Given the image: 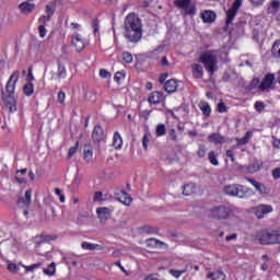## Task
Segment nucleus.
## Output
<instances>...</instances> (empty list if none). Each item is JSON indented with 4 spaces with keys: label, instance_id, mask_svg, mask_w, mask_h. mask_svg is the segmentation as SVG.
I'll return each mask as SVG.
<instances>
[{
    "label": "nucleus",
    "instance_id": "obj_14",
    "mask_svg": "<svg viewBox=\"0 0 280 280\" xmlns=\"http://www.w3.org/2000/svg\"><path fill=\"white\" fill-rule=\"evenodd\" d=\"M245 180H247V183H250V185H253V187L256 189V191H258V194H261V195L270 194V188H268L264 184H261L250 177H245Z\"/></svg>",
    "mask_w": 280,
    "mask_h": 280
},
{
    "label": "nucleus",
    "instance_id": "obj_36",
    "mask_svg": "<svg viewBox=\"0 0 280 280\" xmlns=\"http://www.w3.org/2000/svg\"><path fill=\"white\" fill-rule=\"evenodd\" d=\"M44 275L54 277V275H56V262H51L48 268L44 269Z\"/></svg>",
    "mask_w": 280,
    "mask_h": 280
},
{
    "label": "nucleus",
    "instance_id": "obj_19",
    "mask_svg": "<svg viewBox=\"0 0 280 280\" xmlns=\"http://www.w3.org/2000/svg\"><path fill=\"white\" fill-rule=\"evenodd\" d=\"M54 240H56V237H54L51 235L40 234V235L34 237V244H37V246H40V244H51V242H54Z\"/></svg>",
    "mask_w": 280,
    "mask_h": 280
},
{
    "label": "nucleus",
    "instance_id": "obj_5",
    "mask_svg": "<svg viewBox=\"0 0 280 280\" xmlns=\"http://www.w3.org/2000/svg\"><path fill=\"white\" fill-rule=\"evenodd\" d=\"M224 194L236 198H250L253 196V189L244 185L232 184L224 186Z\"/></svg>",
    "mask_w": 280,
    "mask_h": 280
},
{
    "label": "nucleus",
    "instance_id": "obj_41",
    "mask_svg": "<svg viewBox=\"0 0 280 280\" xmlns=\"http://www.w3.org/2000/svg\"><path fill=\"white\" fill-rule=\"evenodd\" d=\"M92 28H93V34L97 36V34H100V20L97 19L92 20Z\"/></svg>",
    "mask_w": 280,
    "mask_h": 280
},
{
    "label": "nucleus",
    "instance_id": "obj_47",
    "mask_svg": "<svg viewBox=\"0 0 280 280\" xmlns=\"http://www.w3.org/2000/svg\"><path fill=\"white\" fill-rule=\"evenodd\" d=\"M150 143V135L144 133L142 138V148L143 150H148V145Z\"/></svg>",
    "mask_w": 280,
    "mask_h": 280
},
{
    "label": "nucleus",
    "instance_id": "obj_59",
    "mask_svg": "<svg viewBox=\"0 0 280 280\" xmlns=\"http://www.w3.org/2000/svg\"><path fill=\"white\" fill-rule=\"evenodd\" d=\"M167 75H168L167 73H163L160 75L159 78L160 84H165V81L167 80Z\"/></svg>",
    "mask_w": 280,
    "mask_h": 280
},
{
    "label": "nucleus",
    "instance_id": "obj_64",
    "mask_svg": "<svg viewBox=\"0 0 280 280\" xmlns=\"http://www.w3.org/2000/svg\"><path fill=\"white\" fill-rule=\"evenodd\" d=\"M70 27H71V30H81L80 24H78V23H75V22H72V23L70 24Z\"/></svg>",
    "mask_w": 280,
    "mask_h": 280
},
{
    "label": "nucleus",
    "instance_id": "obj_26",
    "mask_svg": "<svg viewBox=\"0 0 280 280\" xmlns=\"http://www.w3.org/2000/svg\"><path fill=\"white\" fill-rule=\"evenodd\" d=\"M208 141H209V143L218 144V143H224V141H226V140L224 139V136H222L220 133H212V135L208 136Z\"/></svg>",
    "mask_w": 280,
    "mask_h": 280
},
{
    "label": "nucleus",
    "instance_id": "obj_34",
    "mask_svg": "<svg viewBox=\"0 0 280 280\" xmlns=\"http://www.w3.org/2000/svg\"><path fill=\"white\" fill-rule=\"evenodd\" d=\"M156 137H165L167 135V128L163 124H159L155 129Z\"/></svg>",
    "mask_w": 280,
    "mask_h": 280
},
{
    "label": "nucleus",
    "instance_id": "obj_17",
    "mask_svg": "<svg viewBox=\"0 0 280 280\" xmlns=\"http://www.w3.org/2000/svg\"><path fill=\"white\" fill-rule=\"evenodd\" d=\"M178 90V81L170 79L164 83V91L168 94L176 93Z\"/></svg>",
    "mask_w": 280,
    "mask_h": 280
},
{
    "label": "nucleus",
    "instance_id": "obj_60",
    "mask_svg": "<svg viewBox=\"0 0 280 280\" xmlns=\"http://www.w3.org/2000/svg\"><path fill=\"white\" fill-rule=\"evenodd\" d=\"M160 65L161 67H170V61L167 60V57H163Z\"/></svg>",
    "mask_w": 280,
    "mask_h": 280
},
{
    "label": "nucleus",
    "instance_id": "obj_3",
    "mask_svg": "<svg viewBox=\"0 0 280 280\" xmlns=\"http://www.w3.org/2000/svg\"><path fill=\"white\" fill-rule=\"evenodd\" d=\"M218 50H208L200 55L199 62L205 66V69L213 75L218 71Z\"/></svg>",
    "mask_w": 280,
    "mask_h": 280
},
{
    "label": "nucleus",
    "instance_id": "obj_62",
    "mask_svg": "<svg viewBox=\"0 0 280 280\" xmlns=\"http://www.w3.org/2000/svg\"><path fill=\"white\" fill-rule=\"evenodd\" d=\"M226 242H231L232 240H237V234L233 233L225 237Z\"/></svg>",
    "mask_w": 280,
    "mask_h": 280
},
{
    "label": "nucleus",
    "instance_id": "obj_51",
    "mask_svg": "<svg viewBox=\"0 0 280 280\" xmlns=\"http://www.w3.org/2000/svg\"><path fill=\"white\" fill-rule=\"evenodd\" d=\"M168 136L172 141H178V136L176 135V129H170Z\"/></svg>",
    "mask_w": 280,
    "mask_h": 280
},
{
    "label": "nucleus",
    "instance_id": "obj_57",
    "mask_svg": "<svg viewBox=\"0 0 280 280\" xmlns=\"http://www.w3.org/2000/svg\"><path fill=\"white\" fill-rule=\"evenodd\" d=\"M16 270H19V267L16 266V264H9L8 265V271L9 272H16Z\"/></svg>",
    "mask_w": 280,
    "mask_h": 280
},
{
    "label": "nucleus",
    "instance_id": "obj_33",
    "mask_svg": "<svg viewBox=\"0 0 280 280\" xmlns=\"http://www.w3.org/2000/svg\"><path fill=\"white\" fill-rule=\"evenodd\" d=\"M271 54L273 58H280V39H277L272 47H271Z\"/></svg>",
    "mask_w": 280,
    "mask_h": 280
},
{
    "label": "nucleus",
    "instance_id": "obj_52",
    "mask_svg": "<svg viewBox=\"0 0 280 280\" xmlns=\"http://www.w3.org/2000/svg\"><path fill=\"white\" fill-rule=\"evenodd\" d=\"M225 156L228 159H231L232 163H235V152H233V150H231V149L226 150Z\"/></svg>",
    "mask_w": 280,
    "mask_h": 280
},
{
    "label": "nucleus",
    "instance_id": "obj_1",
    "mask_svg": "<svg viewBox=\"0 0 280 280\" xmlns=\"http://www.w3.org/2000/svg\"><path fill=\"white\" fill-rule=\"evenodd\" d=\"M143 37L141 19L135 13H129L125 19V38L129 43H139Z\"/></svg>",
    "mask_w": 280,
    "mask_h": 280
},
{
    "label": "nucleus",
    "instance_id": "obj_54",
    "mask_svg": "<svg viewBox=\"0 0 280 280\" xmlns=\"http://www.w3.org/2000/svg\"><path fill=\"white\" fill-rule=\"evenodd\" d=\"M184 272H185V270H174V269L170 270V275L175 277V279H178V277H180V275H184Z\"/></svg>",
    "mask_w": 280,
    "mask_h": 280
},
{
    "label": "nucleus",
    "instance_id": "obj_23",
    "mask_svg": "<svg viewBox=\"0 0 280 280\" xmlns=\"http://www.w3.org/2000/svg\"><path fill=\"white\" fill-rule=\"evenodd\" d=\"M198 107L201 110L202 115H205V117H211V105H209L207 101H201Z\"/></svg>",
    "mask_w": 280,
    "mask_h": 280
},
{
    "label": "nucleus",
    "instance_id": "obj_38",
    "mask_svg": "<svg viewBox=\"0 0 280 280\" xmlns=\"http://www.w3.org/2000/svg\"><path fill=\"white\" fill-rule=\"evenodd\" d=\"M250 137H253V131H247L245 136L238 140V145H246L250 140Z\"/></svg>",
    "mask_w": 280,
    "mask_h": 280
},
{
    "label": "nucleus",
    "instance_id": "obj_35",
    "mask_svg": "<svg viewBox=\"0 0 280 280\" xmlns=\"http://www.w3.org/2000/svg\"><path fill=\"white\" fill-rule=\"evenodd\" d=\"M140 232L147 233L148 235H152L154 233H159V229L152 228L150 225H144V226L140 228Z\"/></svg>",
    "mask_w": 280,
    "mask_h": 280
},
{
    "label": "nucleus",
    "instance_id": "obj_2",
    "mask_svg": "<svg viewBox=\"0 0 280 280\" xmlns=\"http://www.w3.org/2000/svg\"><path fill=\"white\" fill-rule=\"evenodd\" d=\"M21 72L19 70L14 71L5 85V91L8 96H5V92H2V102L7 108H9V113H16V100H14V91L16 90V82H19V78Z\"/></svg>",
    "mask_w": 280,
    "mask_h": 280
},
{
    "label": "nucleus",
    "instance_id": "obj_32",
    "mask_svg": "<svg viewBox=\"0 0 280 280\" xmlns=\"http://www.w3.org/2000/svg\"><path fill=\"white\" fill-rule=\"evenodd\" d=\"M23 93H24V95H26V97H31V95H34V83L27 82L23 86Z\"/></svg>",
    "mask_w": 280,
    "mask_h": 280
},
{
    "label": "nucleus",
    "instance_id": "obj_53",
    "mask_svg": "<svg viewBox=\"0 0 280 280\" xmlns=\"http://www.w3.org/2000/svg\"><path fill=\"white\" fill-rule=\"evenodd\" d=\"M39 38H45L47 36V28L44 25L38 26Z\"/></svg>",
    "mask_w": 280,
    "mask_h": 280
},
{
    "label": "nucleus",
    "instance_id": "obj_20",
    "mask_svg": "<svg viewBox=\"0 0 280 280\" xmlns=\"http://www.w3.org/2000/svg\"><path fill=\"white\" fill-rule=\"evenodd\" d=\"M191 69H192V78H195V80H202V78L205 77V70L202 69L200 63H194L191 66Z\"/></svg>",
    "mask_w": 280,
    "mask_h": 280
},
{
    "label": "nucleus",
    "instance_id": "obj_61",
    "mask_svg": "<svg viewBox=\"0 0 280 280\" xmlns=\"http://www.w3.org/2000/svg\"><path fill=\"white\" fill-rule=\"evenodd\" d=\"M15 180L19 183V185H25V183H27V179L24 177H15Z\"/></svg>",
    "mask_w": 280,
    "mask_h": 280
},
{
    "label": "nucleus",
    "instance_id": "obj_50",
    "mask_svg": "<svg viewBox=\"0 0 280 280\" xmlns=\"http://www.w3.org/2000/svg\"><path fill=\"white\" fill-rule=\"evenodd\" d=\"M249 3L254 8H259V7L264 5V3H266V0H249Z\"/></svg>",
    "mask_w": 280,
    "mask_h": 280
},
{
    "label": "nucleus",
    "instance_id": "obj_37",
    "mask_svg": "<svg viewBox=\"0 0 280 280\" xmlns=\"http://www.w3.org/2000/svg\"><path fill=\"white\" fill-rule=\"evenodd\" d=\"M124 80H126V73L118 71L115 73L114 75V82H116L117 84H121V82H124Z\"/></svg>",
    "mask_w": 280,
    "mask_h": 280
},
{
    "label": "nucleus",
    "instance_id": "obj_45",
    "mask_svg": "<svg viewBox=\"0 0 280 280\" xmlns=\"http://www.w3.org/2000/svg\"><path fill=\"white\" fill-rule=\"evenodd\" d=\"M78 148H80V142H77L73 147H71L68 151V159H71L73 154L78 152Z\"/></svg>",
    "mask_w": 280,
    "mask_h": 280
},
{
    "label": "nucleus",
    "instance_id": "obj_16",
    "mask_svg": "<svg viewBox=\"0 0 280 280\" xmlns=\"http://www.w3.org/2000/svg\"><path fill=\"white\" fill-rule=\"evenodd\" d=\"M96 213L98 215L101 224H106V221L110 218V210L106 207L97 208Z\"/></svg>",
    "mask_w": 280,
    "mask_h": 280
},
{
    "label": "nucleus",
    "instance_id": "obj_12",
    "mask_svg": "<svg viewBox=\"0 0 280 280\" xmlns=\"http://www.w3.org/2000/svg\"><path fill=\"white\" fill-rule=\"evenodd\" d=\"M148 102L149 104L158 106V104H163V102H165V96L163 95V92L154 91L149 94Z\"/></svg>",
    "mask_w": 280,
    "mask_h": 280
},
{
    "label": "nucleus",
    "instance_id": "obj_42",
    "mask_svg": "<svg viewBox=\"0 0 280 280\" xmlns=\"http://www.w3.org/2000/svg\"><path fill=\"white\" fill-rule=\"evenodd\" d=\"M121 58H122L124 62H126L127 65H132V60H133L132 54L122 52Z\"/></svg>",
    "mask_w": 280,
    "mask_h": 280
},
{
    "label": "nucleus",
    "instance_id": "obj_25",
    "mask_svg": "<svg viewBox=\"0 0 280 280\" xmlns=\"http://www.w3.org/2000/svg\"><path fill=\"white\" fill-rule=\"evenodd\" d=\"M209 152V148L207 147V144H198V149L196 151V156L198 159H206L207 158V153Z\"/></svg>",
    "mask_w": 280,
    "mask_h": 280
},
{
    "label": "nucleus",
    "instance_id": "obj_24",
    "mask_svg": "<svg viewBox=\"0 0 280 280\" xmlns=\"http://www.w3.org/2000/svg\"><path fill=\"white\" fill-rule=\"evenodd\" d=\"M215 12L213 11H203L201 13V19L203 23H213L215 21Z\"/></svg>",
    "mask_w": 280,
    "mask_h": 280
},
{
    "label": "nucleus",
    "instance_id": "obj_11",
    "mask_svg": "<svg viewBox=\"0 0 280 280\" xmlns=\"http://www.w3.org/2000/svg\"><path fill=\"white\" fill-rule=\"evenodd\" d=\"M92 140L94 143H102V141H106V133L104 132V128H102V126H94L92 131Z\"/></svg>",
    "mask_w": 280,
    "mask_h": 280
},
{
    "label": "nucleus",
    "instance_id": "obj_7",
    "mask_svg": "<svg viewBox=\"0 0 280 280\" xmlns=\"http://www.w3.org/2000/svg\"><path fill=\"white\" fill-rule=\"evenodd\" d=\"M260 244H280V230H264L258 234Z\"/></svg>",
    "mask_w": 280,
    "mask_h": 280
},
{
    "label": "nucleus",
    "instance_id": "obj_29",
    "mask_svg": "<svg viewBox=\"0 0 280 280\" xmlns=\"http://www.w3.org/2000/svg\"><path fill=\"white\" fill-rule=\"evenodd\" d=\"M57 65H58L57 78H59V80H65L67 78V68L60 61H58Z\"/></svg>",
    "mask_w": 280,
    "mask_h": 280
},
{
    "label": "nucleus",
    "instance_id": "obj_10",
    "mask_svg": "<svg viewBox=\"0 0 280 280\" xmlns=\"http://www.w3.org/2000/svg\"><path fill=\"white\" fill-rule=\"evenodd\" d=\"M71 45L72 47H74L75 51H78L79 54L81 51H84V47H86V44L84 43V38L80 33H74L71 36Z\"/></svg>",
    "mask_w": 280,
    "mask_h": 280
},
{
    "label": "nucleus",
    "instance_id": "obj_8",
    "mask_svg": "<svg viewBox=\"0 0 280 280\" xmlns=\"http://www.w3.org/2000/svg\"><path fill=\"white\" fill-rule=\"evenodd\" d=\"M174 5L179 10H184L186 16L196 14V4H191V0H175Z\"/></svg>",
    "mask_w": 280,
    "mask_h": 280
},
{
    "label": "nucleus",
    "instance_id": "obj_48",
    "mask_svg": "<svg viewBox=\"0 0 280 280\" xmlns=\"http://www.w3.org/2000/svg\"><path fill=\"white\" fill-rule=\"evenodd\" d=\"M49 21H51V20L46 15H42L38 18L39 25H43L44 27H45V25H47V23H49Z\"/></svg>",
    "mask_w": 280,
    "mask_h": 280
},
{
    "label": "nucleus",
    "instance_id": "obj_58",
    "mask_svg": "<svg viewBox=\"0 0 280 280\" xmlns=\"http://www.w3.org/2000/svg\"><path fill=\"white\" fill-rule=\"evenodd\" d=\"M40 265L39 264H34L32 266H26L24 267L26 272H33V270H36V268H38Z\"/></svg>",
    "mask_w": 280,
    "mask_h": 280
},
{
    "label": "nucleus",
    "instance_id": "obj_15",
    "mask_svg": "<svg viewBox=\"0 0 280 280\" xmlns=\"http://www.w3.org/2000/svg\"><path fill=\"white\" fill-rule=\"evenodd\" d=\"M115 198L118 200V202H122V205H126L127 207L132 205V197H130L126 190H118L115 192Z\"/></svg>",
    "mask_w": 280,
    "mask_h": 280
},
{
    "label": "nucleus",
    "instance_id": "obj_22",
    "mask_svg": "<svg viewBox=\"0 0 280 280\" xmlns=\"http://www.w3.org/2000/svg\"><path fill=\"white\" fill-rule=\"evenodd\" d=\"M220 154L213 150L208 152V161L210 165H213L214 167L220 166V160H219Z\"/></svg>",
    "mask_w": 280,
    "mask_h": 280
},
{
    "label": "nucleus",
    "instance_id": "obj_4",
    "mask_svg": "<svg viewBox=\"0 0 280 280\" xmlns=\"http://www.w3.org/2000/svg\"><path fill=\"white\" fill-rule=\"evenodd\" d=\"M233 210L226 205H218L207 210V215L211 220H229Z\"/></svg>",
    "mask_w": 280,
    "mask_h": 280
},
{
    "label": "nucleus",
    "instance_id": "obj_18",
    "mask_svg": "<svg viewBox=\"0 0 280 280\" xmlns=\"http://www.w3.org/2000/svg\"><path fill=\"white\" fill-rule=\"evenodd\" d=\"M35 8H36V4L31 3L28 1H24L19 4V10L22 14H32Z\"/></svg>",
    "mask_w": 280,
    "mask_h": 280
},
{
    "label": "nucleus",
    "instance_id": "obj_21",
    "mask_svg": "<svg viewBox=\"0 0 280 280\" xmlns=\"http://www.w3.org/2000/svg\"><path fill=\"white\" fill-rule=\"evenodd\" d=\"M113 148H115V150H121V148H124V139L121 138V133H119V131L114 132Z\"/></svg>",
    "mask_w": 280,
    "mask_h": 280
},
{
    "label": "nucleus",
    "instance_id": "obj_27",
    "mask_svg": "<svg viewBox=\"0 0 280 280\" xmlns=\"http://www.w3.org/2000/svg\"><path fill=\"white\" fill-rule=\"evenodd\" d=\"M83 159L86 163H91V161H93V148H91V145L84 147Z\"/></svg>",
    "mask_w": 280,
    "mask_h": 280
},
{
    "label": "nucleus",
    "instance_id": "obj_39",
    "mask_svg": "<svg viewBox=\"0 0 280 280\" xmlns=\"http://www.w3.org/2000/svg\"><path fill=\"white\" fill-rule=\"evenodd\" d=\"M24 198L25 199H22L23 205H25V207H30L32 203V190H26Z\"/></svg>",
    "mask_w": 280,
    "mask_h": 280
},
{
    "label": "nucleus",
    "instance_id": "obj_40",
    "mask_svg": "<svg viewBox=\"0 0 280 280\" xmlns=\"http://www.w3.org/2000/svg\"><path fill=\"white\" fill-rule=\"evenodd\" d=\"M147 246H165V243H163L156 238H148Z\"/></svg>",
    "mask_w": 280,
    "mask_h": 280
},
{
    "label": "nucleus",
    "instance_id": "obj_30",
    "mask_svg": "<svg viewBox=\"0 0 280 280\" xmlns=\"http://www.w3.org/2000/svg\"><path fill=\"white\" fill-rule=\"evenodd\" d=\"M195 191H196V185L194 183L184 185V187H183L184 196H191V194H195Z\"/></svg>",
    "mask_w": 280,
    "mask_h": 280
},
{
    "label": "nucleus",
    "instance_id": "obj_6",
    "mask_svg": "<svg viewBox=\"0 0 280 280\" xmlns=\"http://www.w3.org/2000/svg\"><path fill=\"white\" fill-rule=\"evenodd\" d=\"M275 80V73H267L265 74L260 83L259 79L256 78L252 81V84H254V86H257L258 84V91H261L264 93L269 90H275V84H277Z\"/></svg>",
    "mask_w": 280,
    "mask_h": 280
},
{
    "label": "nucleus",
    "instance_id": "obj_49",
    "mask_svg": "<svg viewBox=\"0 0 280 280\" xmlns=\"http://www.w3.org/2000/svg\"><path fill=\"white\" fill-rule=\"evenodd\" d=\"M45 12H46V16L51 20V16H54V12H55L54 7L47 4Z\"/></svg>",
    "mask_w": 280,
    "mask_h": 280
},
{
    "label": "nucleus",
    "instance_id": "obj_63",
    "mask_svg": "<svg viewBox=\"0 0 280 280\" xmlns=\"http://www.w3.org/2000/svg\"><path fill=\"white\" fill-rule=\"evenodd\" d=\"M273 148L280 149V139L279 138H273Z\"/></svg>",
    "mask_w": 280,
    "mask_h": 280
},
{
    "label": "nucleus",
    "instance_id": "obj_31",
    "mask_svg": "<svg viewBox=\"0 0 280 280\" xmlns=\"http://www.w3.org/2000/svg\"><path fill=\"white\" fill-rule=\"evenodd\" d=\"M207 278L212 280H224L226 279V276L222 271H215V272L208 273Z\"/></svg>",
    "mask_w": 280,
    "mask_h": 280
},
{
    "label": "nucleus",
    "instance_id": "obj_55",
    "mask_svg": "<svg viewBox=\"0 0 280 280\" xmlns=\"http://www.w3.org/2000/svg\"><path fill=\"white\" fill-rule=\"evenodd\" d=\"M103 196L104 194H102V191H96L93 198L94 202H102V200H104Z\"/></svg>",
    "mask_w": 280,
    "mask_h": 280
},
{
    "label": "nucleus",
    "instance_id": "obj_56",
    "mask_svg": "<svg viewBox=\"0 0 280 280\" xmlns=\"http://www.w3.org/2000/svg\"><path fill=\"white\" fill-rule=\"evenodd\" d=\"M100 78H103L104 80H106L107 78H110V72H108L106 69H101Z\"/></svg>",
    "mask_w": 280,
    "mask_h": 280
},
{
    "label": "nucleus",
    "instance_id": "obj_9",
    "mask_svg": "<svg viewBox=\"0 0 280 280\" xmlns=\"http://www.w3.org/2000/svg\"><path fill=\"white\" fill-rule=\"evenodd\" d=\"M242 8V0H234L232 3V7L226 11V25H231L233 21H235V16H237V12H240V9Z\"/></svg>",
    "mask_w": 280,
    "mask_h": 280
},
{
    "label": "nucleus",
    "instance_id": "obj_43",
    "mask_svg": "<svg viewBox=\"0 0 280 280\" xmlns=\"http://www.w3.org/2000/svg\"><path fill=\"white\" fill-rule=\"evenodd\" d=\"M254 107H255V110L257 113H262V110L266 108V104L261 101H257L255 104H254Z\"/></svg>",
    "mask_w": 280,
    "mask_h": 280
},
{
    "label": "nucleus",
    "instance_id": "obj_46",
    "mask_svg": "<svg viewBox=\"0 0 280 280\" xmlns=\"http://www.w3.org/2000/svg\"><path fill=\"white\" fill-rule=\"evenodd\" d=\"M65 100H67V94L65 93V91H59L57 95V102L59 104H65Z\"/></svg>",
    "mask_w": 280,
    "mask_h": 280
},
{
    "label": "nucleus",
    "instance_id": "obj_13",
    "mask_svg": "<svg viewBox=\"0 0 280 280\" xmlns=\"http://www.w3.org/2000/svg\"><path fill=\"white\" fill-rule=\"evenodd\" d=\"M273 208L270 205H259L255 208V215L258 218V220H261L265 215H268V213H272Z\"/></svg>",
    "mask_w": 280,
    "mask_h": 280
},
{
    "label": "nucleus",
    "instance_id": "obj_28",
    "mask_svg": "<svg viewBox=\"0 0 280 280\" xmlns=\"http://www.w3.org/2000/svg\"><path fill=\"white\" fill-rule=\"evenodd\" d=\"M280 9V1L279 0H272L270 2L269 8L267 9V14H277Z\"/></svg>",
    "mask_w": 280,
    "mask_h": 280
},
{
    "label": "nucleus",
    "instance_id": "obj_44",
    "mask_svg": "<svg viewBox=\"0 0 280 280\" xmlns=\"http://www.w3.org/2000/svg\"><path fill=\"white\" fill-rule=\"evenodd\" d=\"M218 113H229V107H226V104L224 102H219L217 105Z\"/></svg>",
    "mask_w": 280,
    "mask_h": 280
}]
</instances>
